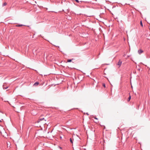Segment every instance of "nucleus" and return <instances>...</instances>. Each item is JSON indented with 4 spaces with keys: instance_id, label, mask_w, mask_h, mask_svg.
<instances>
[{
    "instance_id": "1",
    "label": "nucleus",
    "mask_w": 150,
    "mask_h": 150,
    "mask_svg": "<svg viewBox=\"0 0 150 150\" xmlns=\"http://www.w3.org/2000/svg\"><path fill=\"white\" fill-rule=\"evenodd\" d=\"M122 63V61L120 59L117 64V65L119 66V67L121 66Z\"/></svg>"
},
{
    "instance_id": "2",
    "label": "nucleus",
    "mask_w": 150,
    "mask_h": 150,
    "mask_svg": "<svg viewBox=\"0 0 150 150\" xmlns=\"http://www.w3.org/2000/svg\"><path fill=\"white\" fill-rule=\"evenodd\" d=\"M144 51L141 49H139L138 51V52L139 54H141Z\"/></svg>"
},
{
    "instance_id": "3",
    "label": "nucleus",
    "mask_w": 150,
    "mask_h": 150,
    "mask_svg": "<svg viewBox=\"0 0 150 150\" xmlns=\"http://www.w3.org/2000/svg\"><path fill=\"white\" fill-rule=\"evenodd\" d=\"M8 87L6 85V84H3V88L4 89H6L8 88Z\"/></svg>"
},
{
    "instance_id": "4",
    "label": "nucleus",
    "mask_w": 150,
    "mask_h": 150,
    "mask_svg": "<svg viewBox=\"0 0 150 150\" xmlns=\"http://www.w3.org/2000/svg\"><path fill=\"white\" fill-rule=\"evenodd\" d=\"M44 118H40L38 119V122H40V121L43 120H44Z\"/></svg>"
},
{
    "instance_id": "5",
    "label": "nucleus",
    "mask_w": 150,
    "mask_h": 150,
    "mask_svg": "<svg viewBox=\"0 0 150 150\" xmlns=\"http://www.w3.org/2000/svg\"><path fill=\"white\" fill-rule=\"evenodd\" d=\"M39 83L38 82H35L33 86H38Z\"/></svg>"
},
{
    "instance_id": "6",
    "label": "nucleus",
    "mask_w": 150,
    "mask_h": 150,
    "mask_svg": "<svg viewBox=\"0 0 150 150\" xmlns=\"http://www.w3.org/2000/svg\"><path fill=\"white\" fill-rule=\"evenodd\" d=\"M74 59H68L67 60V62H71L72 60H73Z\"/></svg>"
},
{
    "instance_id": "7",
    "label": "nucleus",
    "mask_w": 150,
    "mask_h": 150,
    "mask_svg": "<svg viewBox=\"0 0 150 150\" xmlns=\"http://www.w3.org/2000/svg\"><path fill=\"white\" fill-rule=\"evenodd\" d=\"M23 25L22 24H20V25H16V27H21Z\"/></svg>"
},
{
    "instance_id": "8",
    "label": "nucleus",
    "mask_w": 150,
    "mask_h": 150,
    "mask_svg": "<svg viewBox=\"0 0 150 150\" xmlns=\"http://www.w3.org/2000/svg\"><path fill=\"white\" fill-rule=\"evenodd\" d=\"M7 4V3L6 2H4V3L2 4V6H4L6 5Z\"/></svg>"
},
{
    "instance_id": "9",
    "label": "nucleus",
    "mask_w": 150,
    "mask_h": 150,
    "mask_svg": "<svg viewBox=\"0 0 150 150\" xmlns=\"http://www.w3.org/2000/svg\"><path fill=\"white\" fill-rule=\"evenodd\" d=\"M131 98V96H129L128 97V100H127L128 101H129V100H130Z\"/></svg>"
},
{
    "instance_id": "10",
    "label": "nucleus",
    "mask_w": 150,
    "mask_h": 150,
    "mask_svg": "<svg viewBox=\"0 0 150 150\" xmlns=\"http://www.w3.org/2000/svg\"><path fill=\"white\" fill-rule=\"evenodd\" d=\"M140 24L141 26H142V27H143V24L142 21H141L140 22Z\"/></svg>"
},
{
    "instance_id": "11",
    "label": "nucleus",
    "mask_w": 150,
    "mask_h": 150,
    "mask_svg": "<svg viewBox=\"0 0 150 150\" xmlns=\"http://www.w3.org/2000/svg\"><path fill=\"white\" fill-rule=\"evenodd\" d=\"M70 141L71 143H73L72 140L71 138L70 139Z\"/></svg>"
},
{
    "instance_id": "12",
    "label": "nucleus",
    "mask_w": 150,
    "mask_h": 150,
    "mask_svg": "<svg viewBox=\"0 0 150 150\" xmlns=\"http://www.w3.org/2000/svg\"><path fill=\"white\" fill-rule=\"evenodd\" d=\"M103 86L105 88V83H103Z\"/></svg>"
},
{
    "instance_id": "13",
    "label": "nucleus",
    "mask_w": 150,
    "mask_h": 150,
    "mask_svg": "<svg viewBox=\"0 0 150 150\" xmlns=\"http://www.w3.org/2000/svg\"><path fill=\"white\" fill-rule=\"evenodd\" d=\"M75 1L78 3H79V1L78 0H75Z\"/></svg>"
},
{
    "instance_id": "14",
    "label": "nucleus",
    "mask_w": 150,
    "mask_h": 150,
    "mask_svg": "<svg viewBox=\"0 0 150 150\" xmlns=\"http://www.w3.org/2000/svg\"><path fill=\"white\" fill-rule=\"evenodd\" d=\"M33 51H35V52L36 51V48H35L33 50Z\"/></svg>"
},
{
    "instance_id": "15",
    "label": "nucleus",
    "mask_w": 150,
    "mask_h": 150,
    "mask_svg": "<svg viewBox=\"0 0 150 150\" xmlns=\"http://www.w3.org/2000/svg\"><path fill=\"white\" fill-rule=\"evenodd\" d=\"M93 117L95 119H96V120H98V118L96 117Z\"/></svg>"
},
{
    "instance_id": "16",
    "label": "nucleus",
    "mask_w": 150,
    "mask_h": 150,
    "mask_svg": "<svg viewBox=\"0 0 150 150\" xmlns=\"http://www.w3.org/2000/svg\"><path fill=\"white\" fill-rule=\"evenodd\" d=\"M86 114H87L88 115V113H86Z\"/></svg>"
},
{
    "instance_id": "17",
    "label": "nucleus",
    "mask_w": 150,
    "mask_h": 150,
    "mask_svg": "<svg viewBox=\"0 0 150 150\" xmlns=\"http://www.w3.org/2000/svg\"><path fill=\"white\" fill-rule=\"evenodd\" d=\"M103 142H105V140H103Z\"/></svg>"
},
{
    "instance_id": "18",
    "label": "nucleus",
    "mask_w": 150,
    "mask_h": 150,
    "mask_svg": "<svg viewBox=\"0 0 150 150\" xmlns=\"http://www.w3.org/2000/svg\"><path fill=\"white\" fill-rule=\"evenodd\" d=\"M60 149H62V148L61 147H59Z\"/></svg>"
},
{
    "instance_id": "19",
    "label": "nucleus",
    "mask_w": 150,
    "mask_h": 150,
    "mask_svg": "<svg viewBox=\"0 0 150 150\" xmlns=\"http://www.w3.org/2000/svg\"><path fill=\"white\" fill-rule=\"evenodd\" d=\"M138 70H140V69H138Z\"/></svg>"
},
{
    "instance_id": "20",
    "label": "nucleus",
    "mask_w": 150,
    "mask_h": 150,
    "mask_svg": "<svg viewBox=\"0 0 150 150\" xmlns=\"http://www.w3.org/2000/svg\"><path fill=\"white\" fill-rule=\"evenodd\" d=\"M0 122H1V121L0 120Z\"/></svg>"
},
{
    "instance_id": "21",
    "label": "nucleus",
    "mask_w": 150,
    "mask_h": 150,
    "mask_svg": "<svg viewBox=\"0 0 150 150\" xmlns=\"http://www.w3.org/2000/svg\"><path fill=\"white\" fill-rule=\"evenodd\" d=\"M60 138H62V137H60Z\"/></svg>"
}]
</instances>
